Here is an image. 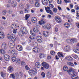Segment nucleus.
Listing matches in <instances>:
<instances>
[{
	"label": "nucleus",
	"instance_id": "1",
	"mask_svg": "<svg viewBox=\"0 0 79 79\" xmlns=\"http://www.w3.org/2000/svg\"><path fill=\"white\" fill-rule=\"evenodd\" d=\"M8 38L9 39H11V41H10L9 42V47H12L13 46V47H14V46L15 45V44H13V43L12 42H14L16 41V37H15V36L13 35H10L8 34L7 35Z\"/></svg>",
	"mask_w": 79,
	"mask_h": 79
},
{
	"label": "nucleus",
	"instance_id": "2",
	"mask_svg": "<svg viewBox=\"0 0 79 79\" xmlns=\"http://www.w3.org/2000/svg\"><path fill=\"white\" fill-rule=\"evenodd\" d=\"M9 53L11 55H14V56L12 57V60L13 62H15L17 61V59H16V56H17V55L16 53V51L15 50H13L10 51V50L9 51Z\"/></svg>",
	"mask_w": 79,
	"mask_h": 79
},
{
	"label": "nucleus",
	"instance_id": "3",
	"mask_svg": "<svg viewBox=\"0 0 79 79\" xmlns=\"http://www.w3.org/2000/svg\"><path fill=\"white\" fill-rule=\"evenodd\" d=\"M67 72L68 73L69 75L70 76H73V77H74L77 75V73L76 72L73 71V68H71L70 69L67 70Z\"/></svg>",
	"mask_w": 79,
	"mask_h": 79
},
{
	"label": "nucleus",
	"instance_id": "4",
	"mask_svg": "<svg viewBox=\"0 0 79 79\" xmlns=\"http://www.w3.org/2000/svg\"><path fill=\"white\" fill-rule=\"evenodd\" d=\"M33 31L35 32V33H33L32 30H31L30 31V33L31 35H32L35 36L36 35V34H35V32H39V28H37V27H34L33 28Z\"/></svg>",
	"mask_w": 79,
	"mask_h": 79
},
{
	"label": "nucleus",
	"instance_id": "5",
	"mask_svg": "<svg viewBox=\"0 0 79 79\" xmlns=\"http://www.w3.org/2000/svg\"><path fill=\"white\" fill-rule=\"evenodd\" d=\"M35 71L32 70H30L28 71L29 74L30 76H33L35 74H36L37 73V69H35Z\"/></svg>",
	"mask_w": 79,
	"mask_h": 79
},
{
	"label": "nucleus",
	"instance_id": "6",
	"mask_svg": "<svg viewBox=\"0 0 79 79\" xmlns=\"http://www.w3.org/2000/svg\"><path fill=\"white\" fill-rule=\"evenodd\" d=\"M42 66L43 67H44L45 68H46V69H48L49 68V65L47 63L43 62L42 63Z\"/></svg>",
	"mask_w": 79,
	"mask_h": 79
},
{
	"label": "nucleus",
	"instance_id": "7",
	"mask_svg": "<svg viewBox=\"0 0 79 79\" xmlns=\"http://www.w3.org/2000/svg\"><path fill=\"white\" fill-rule=\"evenodd\" d=\"M55 18L56 21L58 23H61V19L60 17L56 16Z\"/></svg>",
	"mask_w": 79,
	"mask_h": 79
},
{
	"label": "nucleus",
	"instance_id": "8",
	"mask_svg": "<svg viewBox=\"0 0 79 79\" xmlns=\"http://www.w3.org/2000/svg\"><path fill=\"white\" fill-rule=\"evenodd\" d=\"M1 47L4 50H6L7 49V44L6 43H2Z\"/></svg>",
	"mask_w": 79,
	"mask_h": 79
},
{
	"label": "nucleus",
	"instance_id": "9",
	"mask_svg": "<svg viewBox=\"0 0 79 79\" xmlns=\"http://www.w3.org/2000/svg\"><path fill=\"white\" fill-rule=\"evenodd\" d=\"M5 60L6 61H9L10 59V57L8 55H5L3 56Z\"/></svg>",
	"mask_w": 79,
	"mask_h": 79
},
{
	"label": "nucleus",
	"instance_id": "10",
	"mask_svg": "<svg viewBox=\"0 0 79 79\" xmlns=\"http://www.w3.org/2000/svg\"><path fill=\"white\" fill-rule=\"evenodd\" d=\"M65 60H67L68 61H71L72 60H73V58L72 57L70 56H66L65 58Z\"/></svg>",
	"mask_w": 79,
	"mask_h": 79
},
{
	"label": "nucleus",
	"instance_id": "11",
	"mask_svg": "<svg viewBox=\"0 0 79 79\" xmlns=\"http://www.w3.org/2000/svg\"><path fill=\"white\" fill-rule=\"evenodd\" d=\"M35 1L36 2L35 4V7H36L37 8L39 7L40 6V4L38 2L39 1V0H35Z\"/></svg>",
	"mask_w": 79,
	"mask_h": 79
},
{
	"label": "nucleus",
	"instance_id": "12",
	"mask_svg": "<svg viewBox=\"0 0 79 79\" xmlns=\"http://www.w3.org/2000/svg\"><path fill=\"white\" fill-rule=\"evenodd\" d=\"M40 50L37 48H35L33 49V51L35 53H39Z\"/></svg>",
	"mask_w": 79,
	"mask_h": 79
},
{
	"label": "nucleus",
	"instance_id": "13",
	"mask_svg": "<svg viewBox=\"0 0 79 79\" xmlns=\"http://www.w3.org/2000/svg\"><path fill=\"white\" fill-rule=\"evenodd\" d=\"M17 5V3L15 1H13L11 3V5L12 7H15V6H16Z\"/></svg>",
	"mask_w": 79,
	"mask_h": 79
},
{
	"label": "nucleus",
	"instance_id": "14",
	"mask_svg": "<svg viewBox=\"0 0 79 79\" xmlns=\"http://www.w3.org/2000/svg\"><path fill=\"white\" fill-rule=\"evenodd\" d=\"M70 49V47H69V45H67L65 47L64 50L65 52H68Z\"/></svg>",
	"mask_w": 79,
	"mask_h": 79
},
{
	"label": "nucleus",
	"instance_id": "15",
	"mask_svg": "<svg viewBox=\"0 0 79 79\" xmlns=\"http://www.w3.org/2000/svg\"><path fill=\"white\" fill-rule=\"evenodd\" d=\"M4 33L2 31H0V39H3L4 38Z\"/></svg>",
	"mask_w": 79,
	"mask_h": 79
},
{
	"label": "nucleus",
	"instance_id": "16",
	"mask_svg": "<svg viewBox=\"0 0 79 79\" xmlns=\"http://www.w3.org/2000/svg\"><path fill=\"white\" fill-rule=\"evenodd\" d=\"M42 2L44 5H47L48 4V1L47 0H42Z\"/></svg>",
	"mask_w": 79,
	"mask_h": 79
},
{
	"label": "nucleus",
	"instance_id": "17",
	"mask_svg": "<svg viewBox=\"0 0 79 79\" xmlns=\"http://www.w3.org/2000/svg\"><path fill=\"white\" fill-rule=\"evenodd\" d=\"M35 66L37 68H39L40 67V63L39 62H37L35 64Z\"/></svg>",
	"mask_w": 79,
	"mask_h": 79
},
{
	"label": "nucleus",
	"instance_id": "18",
	"mask_svg": "<svg viewBox=\"0 0 79 79\" xmlns=\"http://www.w3.org/2000/svg\"><path fill=\"white\" fill-rule=\"evenodd\" d=\"M67 64H68L69 66H74V65L73 64V63H71V62H68L67 63Z\"/></svg>",
	"mask_w": 79,
	"mask_h": 79
},
{
	"label": "nucleus",
	"instance_id": "19",
	"mask_svg": "<svg viewBox=\"0 0 79 79\" xmlns=\"http://www.w3.org/2000/svg\"><path fill=\"white\" fill-rule=\"evenodd\" d=\"M43 35L45 37H47L49 35V32L47 31H44L43 33Z\"/></svg>",
	"mask_w": 79,
	"mask_h": 79
},
{
	"label": "nucleus",
	"instance_id": "20",
	"mask_svg": "<svg viewBox=\"0 0 79 79\" xmlns=\"http://www.w3.org/2000/svg\"><path fill=\"white\" fill-rule=\"evenodd\" d=\"M46 10L47 13H49L50 14H51V15H53V13L52 12V10H47L46 9Z\"/></svg>",
	"mask_w": 79,
	"mask_h": 79
},
{
	"label": "nucleus",
	"instance_id": "21",
	"mask_svg": "<svg viewBox=\"0 0 79 79\" xmlns=\"http://www.w3.org/2000/svg\"><path fill=\"white\" fill-rule=\"evenodd\" d=\"M23 34H24V32H23L22 31H20L19 32V35L20 37L23 36Z\"/></svg>",
	"mask_w": 79,
	"mask_h": 79
},
{
	"label": "nucleus",
	"instance_id": "22",
	"mask_svg": "<svg viewBox=\"0 0 79 79\" xmlns=\"http://www.w3.org/2000/svg\"><path fill=\"white\" fill-rule=\"evenodd\" d=\"M31 21L33 23H36L37 22V18L35 17H33Z\"/></svg>",
	"mask_w": 79,
	"mask_h": 79
},
{
	"label": "nucleus",
	"instance_id": "23",
	"mask_svg": "<svg viewBox=\"0 0 79 79\" xmlns=\"http://www.w3.org/2000/svg\"><path fill=\"white\" fill-rule=\"evenodd\" d=\"M46 27L47 29H50L51 28V25L50 24H47L46 26Z\"/></svg>",
	"mask_w": 79,
	"mask_h": 79
},
{
	"label": "nucleus",
	"instance_id": "24",
	"mask_svg": "<svg viewBox=\"0 0 79 79\" xmlns=\"http://www.w3.org/2000/svg\"><path fill=\"white\" fill-rule=\"evenodd\" d=\"M57 54L58 55V56L60 58L61 57H64V56L62 54V53L59 52L57 53Z\"/></svg>",
	"mask_w": 79,
	"mask_h": 79
},
{
	"label": "nucleus",
	"instance_id": "25",
	"mask_svg": "<svg viewBox=\"0 0 79 79\" xmlns=\"http://www.w3.org/2000/svg\"><path fill=\"white\" fill-rule=\"evenodd\" d=\"M0 52L1 53H2V54L3 55H5L6 53L5 50H3L2 49H1L0 50Z\"/></svg>",
	"mask_w": 79,
	"mask_h": 79
},
{
	"label": "nucleus",
	"instance_id": "26",
	"mask_svg": "<svg viewBox=\"0 0 79 79\" xmlns=\"http://www.w3.org/2000/svg\"><path fill=\"white\" fill-rule=\"evenodd\" d=\"M45 23V21L44 19L41 20V21H39V23L40 25H42V24H44Z\"/></svg>",
	"mask_w": 79,
	"mask_h": 79
},
{
	"label": "nucleus",
	"instance_id": "27",
	"mask_svg": "<svg viewBox=\"0 0 79 79\" xmlns=\"http://www.w3.org/2000/svg\"><path fill=\"white\" fill-rule=\"evenodd\" d=\"M52 74L50 73V72H47V76L49 78H50L51 77V76Z\"/></svg>",
	"mask_w": 79,
	"mask_h": 79
},
{
	"label": "nucleus",
	"instance_id": "28",
	"mask_svg": "<svg viewBox=\"0 0 79 79\" xmlns=\"http://www.w3.org/2000/svg\"><path fill=\"white\" fill-rule=\"evenodd\" d=\"M73 51L74 52L77 53H79V49H74Z\"/></svg>",
	"mask_w": 79,
	"mask_h": 79
},
{
	"label": "nucleus",
	"instance_id": "29",
	"mask_svg": "<svg viewBox=\"0 0 79 79\" xmlns=\"http://www.w3.org/2000/svg\"><path fill=\"white\" fill-rule=\"evenodd\" d=\"M8 70L10 72H12L14 70L13 68L12 67H9L8 68Z\"/></svg>",
	"mask_w": 79,
	"mask_h": 79
},
{
	"label": "nucleus",
	"instance_id": "30",
	"mask_svg": "<svg viewBox=\"0 0 79 79\" xmlns=\"http://www.w3.org/2000/svg\"><path fill=\"white\" fill-rule=\"evenodd\" d=\"M16 62L18 64H21V60L19 59L18 58L16 61Z\"/></svg>",
	"mask_w": 79,
	"mask_h": 79
},
{
	"label": "nucleus",
	"instance_id": "31",
	"mask_svg": "<svg viewBox=\"0 0 79 79\" xmlns=\"http://www.w3.org/2000/svg\"><path fill=\"white\" fill-rule=\"evenodd\" d=\"M37 41H38V42H39V43H41V42H42V39L41 37H40L39 38V39H37Z\"/></svg>",
	"mask_w": 79,
	"mask_h": 79
},
{
	"label": "nucleus",
	"instance_id": "32",
	"mask_svg": "<svg viewBox=\"0 0 79 79\" xmlns=\"http://www.w3.org/2000/svg\"><path fill=\"white\" fill-rule=\"evenodd\" d=\"M16 25L15 24H13L11 26V28L12 29H16Z\"/></svg>",
	"mask_w": 79,
	"mask_h": 79
},
{
	"label": "nucleus",
	"instance_id": "33",
	"mask_svg": "<svg viewBox=\"0 0 79 79\" xmlns=\"http://www.w3.org/2000/svg\"><path fill=\"white\" fill-rule=\"evenodd\" d=\"M25 13H29V9L27 8H25L24 9Z\"/></svg>",
	"mask_w": 79,
	"mask_h": 79
},
{
	"label": "nucleus",
	"instance_id": "34",
	"mask_svg": "<svg viewBox=\"0 0 79 79\" xmlns=\"http://www.w3.org/2000/svg\"><path fill=\"white\" fill-rule=\"evenodd\" d=\"M1 76H2V77H5L6 76V74L3 73L2 72H1Z\"/></svg>",
	"mask_w": 79,
	"mask_h": 79
},
{
	"label": "nucleus",
	"instance_id": "35",
	"mask_svg": "<svg viewBox=\"0 0 79 79\" xmlns=\"http://www.w3.org/2000/svg\"><path fill=\"white\" fill-rule=\"evenodd\" d=\"M44 54L42 53H40L39 54V56L41 58H42L44 57Z\"/></svg>",
	"mask_w": 79,
	"mask_h": 79
},
{
	"label": "nucleus",
	"instance_id": "36",
	"mask_svg": "<svg viewBox=\"0 0 79 79\" xmlns=\"http://www.w3.org/2000/svg\"><path fill=\"white\" fill-rule=\"evenodd\" d=\"M29 16H30V15H29L27 14L25 16V19L26 20H27L28 19V18H29Z\"/></svg>",
	"mask_w": 79,
	"mask_h": 79
},
{
	"label": "nucleus",
	"instance_id": "37",
	"mask_svg": "<svg viewBox=\"0 0 79 79\" xmlns=\"http://www.w3.org/2000/svg\"><path fill=\"white\" fill-rule=\"evenodd\" d=\"M19 6L21 9H23V8H24V7L23 6V4H20L19 5Z\"/></svg>",
	"mask_w": 79,
	"mask_h": 79
},
{
	"label": "nucleus",
	"instance_id": "38",
	"mask_svg": "<svg viewBox=\"0 0 79 79\" xmlns=\"http://www.w3.org/2000/svg\"><path fill=\"white\" fill-rule=\"evenodd\" d=\"M63 69L64 71H67V70H68V67L66 66H65L63 67Z\"/></svg>",
	"mask_w": 79,
	"mask_h": 79
},
{
	"label": "nucleus",
	"instance_id": "39",
	"mask_svg": "<svg viewBox=\"0 0 79 79\" xmlns=\"http://www.w3.org/2000/svg\"><path fill=\"white\" fill-rule=\"evenodd\" d=\"M64 25L66 27H67V28H68L69 27V24H68V23H66L64 24Z\"/></svg>",
	"mask_w": 79,
	"mask_h": 79
},
{
	"label": "nucleus",
	"instance_id": "40",
	"mask_svg": "<svg viewBox=\"0 0 79 79\" xmlns=\"http://www.w3.org/2000/svg\"><path fill=\"white\" fill-rule=\"evenodd\" d=\"M23 32H24V34H27V30L26 29V28H25V29H24V30L22 31Z\"/></svg>",
	"mask_w": 79,
	"mask_h": 79
},
{
	"label": "nucleus",
	"instance_id": "41",
	"mask_svg": "<svg viewBox=\"0 0 79 79\" xmlns=\"http://www.w3.org/2000/svg\"><path fill=\"white\" fill-rule=\"evenodd\" d=\"M50 53L52 55H55V52L53 51H52L50 52Z\"/></svg>",
	"mask_w": 79,
	"mask_h": 79
},
{
	"label": "nucleus",
	"instance_id": "42",
	"mask_svg": "<svg viewBox=\"0 0 79 79\" xmlns=\"http://www.w3.org/2000/svg\"><path fill=\"white\" fill-rule=\"evenodd\" d=\"M41 76L43 78L45 77V73H44V72H43L41 73Z\"/></svg>",
	"mask_w": 79,
	"mask_h": 79
},
{
	"label": "nucleus",
	"instance_id": "43",
	"mask_svg": "<svg viewBox=\"0 0 79 79\" xmlns=\"http://www.w3.org/2000/svg\"><path fill=\"white\" fill-rule=\"evenodd\" d=\"M12 78V79H14L15 78V74H11L10 76Z\"/></svg>",
	"mask_w": 79,
	"mask_h": 79
},
{
	"label": "nucleus",
	"instance_id": "44",
	"mask_svg": "<svg viewBox=\"0 0 79 79\" xmlns=\"http://www.w3.org/2000/svg\"><path fill=\"white\" fill-rule=\"evenodd\" d=\"M62 2V1H61V0H57V3L59 5H60V4H61Z\"/></svg>",
	"mask_w": 79,
	"mask_h": 79
},
{
	"label": "nucleus",
	"instance_id": "45",
	"mask_svg": "<svg viewBox=\"0 0 79 79\" xmlns=\"http://www.w3.org/2000/svg\"><path fill=\"white\" fill-rule=\"evenodd\" d=\"M17 29H13V33H14V34H16V32H17Z\"/></svg>",
	"mask_w": 79,
	"mask_h": 79
},
{
	"label": "nucleus",
	"instance_id": "46",
	"mask_svg": "<svg viewBox=\"0 0 79 79\" xmlns=\"http://www.w3.org/2000/svg\"><path fill=\"white\" fill-rule=\"evenodd\" d=\"M70 42H73V43L75 42V40L73 39H70Z\"/></svg>",
	"mask_w": 79,
	"mask_h": 79
},
{
	"label": "nucleus",
	"instance_id": "47",
	"mask_svg": "<svg viewBox=\"0 0 79 79\" xmlns=\"http://www.w3.org/2000/svg\"><path fill=\"white\" fill-rule=\"evenodd\" d=\"M25 69L26 70H29L30 68L28 67L27 65H26L25 66Z\"/></svg>",
	"mask_w": 79,
	"mask_h": 79
},
{
	"label": "nucleus",
	"instance_id": "48",
	"mask_svg": "<svg viewBox=\"0 0 79 79\" xmlns=\"http://www.w3.org/2000/svg\"><path fill=\"white\" fill-rule=\"evenodd\" d=\"M53 11L54 13H56L57 12V9L56 8H54L53 9Z\"/></svg>",
	"mask_w": 79,
	"mask_h": 79
},
{
	"label": "nucleus",
	"instance_id": "49",
	"mask_svg": "<svg viewBox=\"0 0 79 79\" xmlns=\"http://www.w3.org/2000/svg\"><path fill=\"white\" fill-rule=\"evenodd\" d=\"M49 7L50 8H53L54 6L53 5L50 4L49 5Z\"/></svg>",
	"mask_w": 79,
	"mask_h": 79
},
{
	"label": "nucleus",
	"instance_id": "50",
	"mask_svg": "<svg viewBox=\"0 0 79 79\" xmlns=\"http://www.w3.org/2000/svg\"><path fill=\"white\" fill-rule=\"evenodd\" d=\"M27 50H31V47L28 46H27Z\"/></svg>",
	"mask_w": 79,
	"mask_h": 79
},
{
	"label": "nucleus",
	"instance_id": "51",
	"mask_svg": "<svg viewBox=\"0 0 79 79\" xmlns=\"http://www.w3.org/2000/svg\"><path fill=\"white\" fill-rule=\"evenodd\" d=\"M12 10H9V11L8 12V13L10 15L11 14H12Z\"/></svg>",
	"mask_w": 79,
	"mask_h": 79
},
{
	"label": "nucleus",
	"instance_id": "52",
	"mask_svg": "<svg viewBox=\"0 0 79 79\" xmlns=\"http://www.w3.org/2000/svg\"><path fill=\"white\" fill-rule=\"evenodd\" d=\"M21 46H20V45H17L16 47L17 49L18 50V49H19V48Z\"/></svg>",
	"mask_w": 79,
	"mask_h": 79
},
{
	"label": "nucleus",
	"instance_id": "53",
	"mask_svg": "<svg viewBox=\"0 0 79 79\" xmlns=\"http://www.w3.org/2000/svg\"><path fill=\"white\" fill-rule=\"evenodd\" d=\"M22 50H23V47L21 46L19 48V49H18V50H19V51H21Z\"/></svg>",
	"mask_w": 79,
	"mask_h": 79
},
{
	"label": "nucleus",
	"instance_id": "54",
	"mask_svg": "<svg viewBox=\"0 0 79 79\" xmlns=\"http://www.w3.org/2000/svg\"><path fill=\"white\" fill-rule=\"evenodd\" d=\"M6 14V11H3L2 12V14L3 15H5Z\"/></svg>",
	"mask_w": 79,
	"mask_h": 79
},
{
	"label": "nucleus",
	"instance_id": "55",
	"mask_svg": "<svg viewBox=\"0 0 79 79\" xmlns=\"http://www.w3.org/2000/svg\"><path fill=\"white\" fill-rule=\"evenodd\" d=\"M51 58H52V57L51 56H48L47 57L48 59L51 60Z\"/></svg>",
	"mask_w": 79,
	"mask_h": 79
},
{
	"label": "nucleus",
	"instance_id": "56",
	"mask_svg": "<svg viewBox=\"0 0 79 79\" xmlns=\"http://www.w3.org/2000/svg\"><path fill=\"white\" fill-rule=\"evenodd\" d=\"M29 39H31V40H32V38L33 39H34V38L32 37V36L31 35L29 36Z\"/></svg>",
	"mask_w": 79,
	"mask_h": 79
},
{
	"label": "nucleus",
	"instance_id": "57",
	"mask_svg": "<svg viewBox=\"0 0 79 79\" xmlns=\"http://www.w3.org/2000/svg\"><path fill=\"white\" fill-rule=\"evenodd\" d=\"M21 64L22 65H25L26 64H25V63L23 61L21 62Z\"/></svg>",
	"mask_w": 79,
	"mask_h": 79
},
{
	"label": "nucleus",
	"instance_id": "58",
	"mask_svg": "<svg viewBox=\"0 0 79 79\" xmlns=\"http://www.w3.org/2000/svg\"><path fill=\"white\" fill-rule=\"evenodd\" d=\"M26 28L24 27H22L21 29L22 31H23L24 29H25Z\"/></svg>",
	"mask_w": 79,
	"mask_h": 79
},
{
	"label": "nucleus",
	"instance_id": "59",
	"mask_svg": "<svg viewBox=\"0 0 79 79\" xmlns=\"http://www.w3.org/2000/svg\"><path fill=\"white\" fill-rule=\"evenodd\" d=\"M49 2V3L50 4L52 2H53V0H48Z\"/></svg>",
	"mask_w": 79,
	"mask_h": 79
},
{
	"label": "nucleus",
	"instance_id": "60",
	"mask_svg": "<svg viewBox=\"0 0 79 79\" xmlns=\"http://www.w3.org/2000/svg\"><path fill=\"white\" fill-rule=\"evenodd\" d=\"M19 74H20V76H21V77H23V73H21V72H20L19 73Z\"/></svg>",
	"mask_w": 79,
	"mask_h": 79
},
{
	"label": "nucleus",
	"instance_id": "61",
	"mask_svg": "<svg viewBox=\"0 0 79 79\" xmlns=\"http://www.w3.org/2000/svg\"><path fill=\"white\" fill-rule=\"evenodd\" d=\"M57 8H58V9H59V11H60L62 10L61 9V7H60L59 6H58Z\"/></svg>",
	"mask_w": 79,
	"mask_h": 79
},
{
	"label": "nucleus",
	"instance_id": "62",
	"mask_svg": "<svg viewBox=\"0 0 79 79\" xmlns=\"http://www.w3.org/2000/svg\"><path fill=\"white\" fill-rule=\"evenodd\" d=\"M74 58H75V59H76V58H77V55L74 56H73Z\"/></svg>",
	"mask_w": 79,
	"mask_h": 79
},
{
	"label": "nucleus",
	"instance_id": "63",
	"mask_svg": "<svg viewBox=\"0 0 79 79\" xmlns=\"http://www.w3.org/2000/svg\"><path fill=\"white\" fill-rule=\"evenodd\" d=\"M76 25L77 26V27H78V28H79V23H76Z\"/></svg>",
	"mask_w": 79,
	"mask_h": 79
},
{
	"label": "nucleus",
	"instance_id": "64",
	"mask_svg": "<svg viewBox=\"0 0 79 79\" xmlns=\"http://www.w3.org/2000/svg\"><path fill=\"white\" fill-rule=\"evenodd\" d=\"M33 45L35 46V45H37V43L35 42H34V44H33Z\"/></svg>",
	"mask_w": 79,
	"mask_h": 79
}]
</instances>
